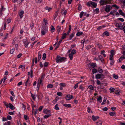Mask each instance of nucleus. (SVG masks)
Masks as SVG:
<instances>
[{
    "mask_svg": "<svg viewBox=\"0 0 125 125\" xmlns=\"http://www.w3.org/2000/svg\"><path fill=\"white\" fill-rule=\"evenodd\" d=\"M66 59V58L65 57H61L60 56L57 55V56L56 59V62L57 63H58L59 62H62L65 61V60Z\"/></svg>",
    "mask_w": 125,
    "mask_h": 125,
    "instance_id": "nucleus-1",
    "label": "nucleus"
},
{
    "mask_svg": "<svg viewBox=\"0 0 125 125\" xmlns=\"http://www.w3.org/2000/svg\"><path fill=\"white\" fill-rule=\"evenodd\" d=\"M47 28L45 26H43L41 29V33L43 35L46 33L48 31Z\"/></svg>",
    "mask_w": 125,
    "mask_h": 125,
    "instance_id": "nucleus-2",
    "label": "nucleus"
},
{
    "mask_svg": "<svg viewBox=\"0 0 125 125\" xmlns=\"http://www.w3.org/2000/svg\"><path fill=\"white\" fill-rule=\"evenodd\" d=\"M112 9V7L110 5H108L106 6L104 10L107 12H108Z\"/></svg>",
    "mask_w": 125,
    "mask_h": 125,
    "instance_id": "nucleus-3",
    "label": "nucleus"
},
{
    "mask_svg": "<svg viewBox=\"0 0 125 125\" xmlns=\"http://www.w3.org/2000/svg\"><path fill=\"white\" fill-rule=\"evenodd\" d=\"M73 97V95L69 94L66 96L65 98L67 100H70Z\"/></svg>",
    "mask_w": 125,
    "mask_h": 125,
    "instance_id": "nucleus-4",
    "label": "nucleus"
},
{
    "mask_svg": "<svg viewBox=\"0 0 125 125\" xmlns=\"http://www.w3.org/2000/svg\"><path fill=\"white\" fill-rule=\"evenodd\" d=\"M115 26L119 28L121 30L122 29V28L123 27L121 26V25H120L119 23H115Z\"/></svg>",
    "mask_w": 125,
    "mask_h": 125,
    "instance_id": "nucleus-5",
    "label": "nucleus"
},
{
    "mask_svg": "<svg viewBox=\"0 0 125 125\" xmlns=\"http://www.w3.org/2000/svg\"><path fill=\"white\" fill-rule=\"evenodd\" d=\"M62 29H61V27L60 26H57L56 28V30L58 32V34H59V33L61 32V31H62Z\"/></svg>",
    "mask_w": 125,
    "mask_h": 125,
    "instance_id": "nucleus-6",
    "label": "nucleus"
},
{
    "mask_svg": "<svg viewBox=\"0 0 125 125\" xmlns=\"http://www.w3.org/2000/svg\"><path fill=\"white\" fill-rule=\"evenodd\" d=\"M96 49L95 48H92V53L94 55H96L97 53V52H96Z\"/></svg>",
    "mask_w": 125,
    "mask_h": 125,
    "instance_id": "nucleus-7",
    "label": "nucleus"
},
{
    "mask_svg": "<svg viewBox=\"0 0 125 125\" xmlns=\"http://www.w3.org/2000/svg\"><path fill=\"white\" fill-rule=\"evenodd\" d=\"M24 13V11L23 10H21L20 11L19 14V16H20V18H22L23 16V14Z\"/></svg>",
    "mask_w": 125,
    "mask_h": 125,
    "instance_id": "nucleus-8",
    "label": "nucleus"
},
{
    "mask_svg": "<svg viewBox=\"0 0 125 125\" xmlns=\"http://www.w3.org/2000/svg\"><path fill=\"white\" fill-rule=\"evenodd\" d=\"M24 45L25 46L26 48H27L28 45L29 43V42H28L27 40H26L23 42Z\"/></svg>",
    "mask_w": 125,
    "mask_h": 125,
    "instance_id": "nucleus-9",
    "label": "nucleus"
},
{
    "mask_svg": "<svg viewBox=\"0 0 125 125\" xmlns=\"http://www.w3.org/2000/svg\"><path fill=\"white\" fill-rule=\"evenodd\" d=\"M99 118V117L98 116H95L94 115H93L92 116L93 120L94 121L96 120Z\"/></svg>",
    "mask_w": 125,
    "mask_h": 125,
    "instance_id": "nucleus-10",
    "label": "nucleus"
},
{
    "mask_svg": "<svg viewBox=\"0 0 125 125\" xmlns=\"http://www.w3.org/2000/svg\"><path fill=\"white\" fill-rule=\"evenodd\" d=\"M103 36H109V33L108 31H105L103 33Z\"/></svg>",
    "mask_w": 125,
    "mask_h": 125,
    "instance_id": "nucleus-11",
    "label": "nucleus"
},
{
    "mask_svg": "<svg viewBox=\"0 0 125 125\" xmlns=\"http://www.w3.org/2000/svg\"><path fill=\"white\" fill-rule=\"evenodd\" d=\"M91 5L94 8H96V7L97 3L95 2L92 1Z\"/></svg>",
    "mask_w": 125,
    "mask_h": 125,
    "instance_id": "nucleus-12",
    "label": "nucleus"
},
{
    "mask_svg": "<svg viewBox=\"0 0 125 125\" xmlns=\"http://www.w3.org/2000/svg\"><path fill=\"white\" fill-rule=\"evenodd\" d=\"M9 105L10 108L12 110H13L15 108L14 106L11 104L9 103Z\"/></svg>",
    "mask_w": 125,
    "mask_h": 125,
    "instance_id": "nucleus-13",
    "label": "nucleus"
},
{
    "mask_svg": "<svg viewBox=\"0 0 125 125\" xmlns=\"http://www.w3.org/2000/svg\"><path fill=\"white\" fill-rule=\"evenodd\" d=\"M63 105L66 107L69 108L71 107V105L70 104H64Z\"/></svg>",
    "mask_w": 125,
    "mask_h": 125,
    "instance_id": "nucleus-14",
    "label": "nucleus"
},
{
    "mask_svg": "<svg viewBox=\"0 0 125 125\" xmlns=\"http://www.w3.org/2000/svg\"><path fill=\"white\" fill-rule=\"evenodd\" d=\"M51 32L53 33L55 30V28L53 25H52L51 27Z\"/></svg>",
    "mask_w": 125,
    "mask_h": 125,
    "instance_id": "nucleus-15",
    "label": "nucleus"
},
{
    "mask_svg": "<svg viewBox=\"0 0 125 125\" xmlns=\"http://www.w3.org/2000/svg\"><path fill=\"white\" fill-rule=\"evenodd\" d=\"M45 75V74H43L40 80H39V81L40 82V83H42V80L44 78Z\"/></svg>",
    "mask_w": 125,
    "mask_h": 125,
    "instance_id": "nucleus-16",
    "label": "nucleus"
},
{
    "mask_svg": "<svg viewBox=\"0 0 125 125\" xmlns=\"http://www.w3.org/2000/svg\"><path fill=\"white\" fill-rule=\"evenodd\" d=\"M109 115L111 116H116V114L115 112H111L109 113Z\"/></svg>",
    "mask_w": 125,
    "mask_h": 125,
    "instance_id": "nucleus-17",
    "label": "nucleus"
},
{
    "mask_svg": "<svg viewBox=\"0 0 125 125\" xmlns=\"http://www.w3.org/2000/svg\"><path fill=\"white\" fill-rule=\"evenodd\" d=\"M83 34V32L82 31H79L76 33V35L77 36H80Z\"/></svg>",
    "mask_w": 125,
    "mask_h": 125,
    "instance_id": "nucleus-18",
    "label": "nucleus"
},
{
    "mask_svg": "<svg viewBox=\"0 0 125 125\" xmlns=\"http://www.w3.org/2000/svg\"><path fill=\"white\" fill-rule=\"evenodd\" d=\"M99 2L101 5L103 6L104 5L105 2L104 0H101Z\"/></svg>",
    "mask_w": 125,
    "mask_h": 125,
    "instance_id": "nucleus-19",
    "label": "nucleus"
},
{
    "mask_svg": "<svg viewBox=\"0 0 125 125\" xmlns=\"http://www.w3.org/2000/svg\"><path fill=\"white\" fill-rule=\"evenodd\" d=\"M62 36L61 38V39H64L66 38L67 35V34L66 33H65L63 34H62Z\"/></svg>",
    "mask_w": 125,
    "mask_h": 125,
    "instance_id": "nucleus-20",
    "label": "nucleus"
},
{
    "mask_svg": "<svg viewBox=\"0 0 125 125\" xmlns=\"http://www.w3.org/2000/svg\"><path fill=\"white\" fill-rule=\"evenodd\" d=\"M96 65V63H92L91 64V66L92 68H94L95 67Z\"/></svg>",
    "mask_w": 125,
    "mask_h": 125,
    "instance_id": "nucleus-21",
    "label": "nucleus"
},
{
    "mask_svg": "<svg viewBox=\"0 0 125 125\" xmlns=\"http://www.w3.org/2000/svg\"><path fill=\"white\" fill-rule=\"evenodd\" d=\"M93 46V45H89L87 46L86 47V48L87 50H89V49L92 48Z\"/></svg>",
    "mask_w": 125,
    "mask_h": 125,
    "instance_id": "nucleus-22",
    "label": "nucleus"
},
{
    "mask_svg": "<svg viewBox=\"0 0 125 125\" xmlns=\"http://www.w3.org/2000/svg\"><path fill=\"white\" fill-rule=\"evenodd\" d=\"M102 97L101 96H100L97 99V101L101 103L102 102Z\"/></svg>",
    "mask_w": 125,
    "mask_h": 125,
    "instance_id": "nucleus-23",
    "label": "nucleus"
},
{
    "mask_svg": "<svg viewBox=\"0 0 125 125\" xmlns=\"http://www.w3.org/2000/svg\"><path fill=\"white\" fill-rule=\"evenodd\" d=\"M88 88L90 89L91 90H94V86L92 85H89L88 86Z\"/></svg>",
    "mask_w": 125,
    "mask_h": 125,
    "instance_id": "nucleus-24",
    "label": "nucleus"
},
{
    "mask_svg": "<svg viewBox=\"0 0 125 125\" xmlns=\"http://www.w3.org/2000/svg\"><path fill=\"white\" fill-rule=\"evenodd\" d=\"M45 9L46 10H47L48 12L52 10L51 8L48 6L46 7H45Z\"/></svg>",
    "mask_w": 125,
    "mask_h": 125,
    "instance_id": "nucleus-25",
    "label": "nucleus"
},
{
    "mask_svg": "<svg viewBox=\"0 0 125 125\" xmlns=\"http://www.w3.org/2000/svg\"><path fill=\"white\" fill-rule=\"evenodd\" d=\"M95 77L97 79H100L101 78L100 74H98L95 76Z\"/></svg>",
    "mask_w": 125,
    "mask_h": 125,
    "instance_id": "nucleus-26",
    "label": "nucleus"
},
{
    "mask_svg": "<svg viewBox=\"0 0 125 125\" xmlns=\"http://www.w3.org/2000/svg\"><path fill=\"white\" fill-rule=\"evenodd\" d=\"M53 87V85L51 84H48L47 86V88H52Z\"/></svg>",
    "mask_w": 125,
    "mask_h": 125,
    "instance_id": "nucleus-27",
    "label": "nucleus"
},
{
    "mask_svg": "<svg viewBox=\"0 0 125 125\" xmlns=\"http://www.w3.org/2000/svg\"><path fill=\"white\" fill-rule=\"evenodd\" d=\"M58 105L57 104H56L54 106V109L56 110H59V108L58 107Z\"/></svg>",
    "mask_w": 125,
    "mask_h": 125,
    "instance_id": "nucleus-28",
    "label": "nucleus"
},
{
    "mask_svg": "<svg viewBox=\"0 0 125 125\" xmlns=\"http://www.w3.org/2000/svg\"><path fill=\"white\" fill-rule=\"evenodd\" d=\"M98 71L99 72V73H102L103 72L102 69L100 68V67L98 68Z\"/></svg>",
    "mask_w": 125,
    "mask_h": 125,
    "instance_id": "nucleus-29",
    "label": "nucleus"
},
{
    "mask_svg": "<svg viewBox=\"0 0 125 125\" xmlns=\"http://www.w3.org/2000/svg\"><path fill=\"white\" fill-rule=\"evenodd\" d=\"M106 100V99L105 97H104V100L103 101V102L101 103V105H103L105 103V101Z\"/></svg>",
    "mask_w": 125,
    "mask_h": 125,
    "instance_id": "nucleus-30",
    "label": "nucleus"
},
{
    "mask_svg": "<svg viewBox=\"0 0 125 125\" xmlns=\"http://www.w3.org/2000/svg\"><path fill=\"white\" fill-rule=\"evenodd\" d=\"M79 89L83 90L85 88L82 85H81L79 86Z\"/></svg>",
    "mask_w": 125,
    "mask_h": 125,
    "instance_id": "nucleus-31",
    "label": "nucleus"
},
{
    "mask_svg": "<svg viewBox=\"0 0 125 125\" xmlns=\"http://www.w3.org/2000/svg\"><path fill=\"white\" fill-rule=\"evenodd\" d=\"M43 23H45V26H46L47 24H48V21L47 20H45V19H44L43 21Z\"/></svg>",
    "mask_w": 125,
    "mask_h": 125,
    "instance_id": "nucleus-32",
    "label": "nucleus"
},
{
    "mask_svg": "<svg viewBox=\"0 0 125 125\" xmlns=\"http://www.w3.org/2000/svg\"><path fill=\"white\" fill-rule=\"evenodd\" d=\"M69 56L70 58V59L72 60L73 58V54L71 53H70L69 54Z\"/></svg>",
    "mask_w": 125,
    "mask_h": 125,
    "instance_id": "nucleus-33",
    "label": "nucleus"
},
{
    "mask_svg": "<svg viewBox=\"0 0 125 125\" xmlns=\"http://www.w3.org/2000/svg\"><path fill=\"white\" fill-rule=\"evenodd\" d=\"M51 116V115L50 114H49L48 115H45L44 116V118H48L50 116Z\"/></svg>",
    "mask_w": 125,
    "mask_h": 125,
    "instance_id": "nucleus-34",
    "label": "nucleus"
},
{
    "mask_svg": "<svg viewBox=\"0 0 125 125\" xmlns=\"http://www.w3.org/2000/svg\"><path fill=\"white\" fill-rule=\"evenodd\" d=\"M92 71V72L94 73H96L97 72V70L95 68L93 69Z\"/></svg>",
    "mask_w": 125,
    "mask_h": 125,
    "instance_id": "nucleus-35",
    "label": "nucleus"
},
{
    "mask_svg": "<svg viewBox=\"0 0 125 125\" xmlns=\"http://www.w3.org/2000/svg\"><path fill=\"white\" fill-rule=\"evenodd\" d=\"M34 24L33 23V22H31L30 24V27H31V29H32L33 28L34 26Z\"/></svg>",
    "mask_w": 125,
    "mask_h": 125,
    "instance_id": "nucleus-36",
    "label": "nucleus"
},
{
    "mask_svg": "<svg viewBox=\"0 0 125 125\" xmlns=\"http://www.w3.org/2000/svg\"><path fill=\"white\" fill-rule=\"evenodd\" d=\"M105 27V26L104 25L100 26L97 28V30H99L100 29L102 28H104V27Z\"/></svg>",
    "mask_w": 125,
    "mask_h": 125,
    "instance_id": "nucleus-37",
    "label": "nucleus"
},
{
    "mask_svg": "<svg viewBox=\"0 0 125 125\" xmlns=\"http://www.w3.org/2000/svg\"><path fill=\"white\" fill-rule=\"evenodd\" d=\"M74 34H71L70 35V36L68 40H71L72 39V38L74 36Z\"/></svg>",
    "mask_w": 125,
    "mask_h": 125,
    "instance_id": "nucleus-38",
    "label": "nucleus"
},
{
    "mask_svg": "<svg viewBox=\"0 0 125 125\" xmlns=\"http://www.w3.org/2000/svg\"><path fill=\"white\" fill-rule=\"evenodd\" d=\"M49 63L47 62H45L44 64V67H47Z\"/></svg>",
    "mask_w": 125,
    "mask_h": 125,
    "instance_id": "nucleus-39",
    "label": "nucleus"
},
{
    "mask_svg": "<svg viewBox=\"0 0 125 125\" xmlns=\"http://www.w3.org/2000/svg\"><path fill=\"white\" fill-rule=\"evenodd\" d=\"M46 57V54L45 53L43 54L42 59L43 60H45Z\"/></svg>",
    "mask_w": 125,
    "mask_h": 125,
    "instance_id": "nucleus-40",
    "label": "nucleus"
},
{
    "mask_svg": "<svg viewBox=\"0 0 125 125\" xmlns=\"http://www.w3.org/2000/svg\"><path fill=\"white\" fill-rule=\"evenodd\" d=\"M60 85L62 87H65L66 86L65 84L64 83H61L60 84Z\"/></svg>",
    "mask_w": 125,
    "mask_h": 125,
    "instance_id": "nucleus-41",
    "label": "nucleus"
},
{
    "mask_svg": "<svg viewBox=\"0 0 125 125\" xmlns=\"http://www.w3.org/2000/svg\"><path fill=\"white\" fill-rule=\"evenodd\" d=\"M41 83H40V82L39 81V79L38 81L37 82V87L38 88H39L40 86V84H41Z\"/></svg>",
    "mask_w": 125,
    "mask_h": 125,
    "instance_id": "nucleus-42",
    "label": "nucleus"
},
{
    "mask_svg": "<svg viewBox=\"0 0 125 125\" xmlns=\"http://www.w3.org/2000/svg\"><path fill=\"white\" fill-rule=\"evenodd\" d=\"M110 90L111 92V93L113 92H114L115 89L114 88H110Z\"/></svg>",
    "mask_w": 125,
    "mask_h": 125,
    "instance_id": "nucleus-43",
    "label": "nucleus"
},
{
    "mask_svg": "<svg viewBox=\"0 0 125 125\" xmlns=\"http://www.w3.org/2000/svg\"><path fill=\"white\" fill-rule=\"evenodd\" d=\"M118 11L120 15H123V14L124 13L123 12L122 10H119Z\"/></svg>",
    "mask_w": 125,
    "mask_h": 125,
    "instance_id": "nucleus-44",
    "label": "nucleus"
},
{
    "mask_svg": "<svg viewBox=\"0 0 125 125\" xmlns=\"http://www.w3.org/2000/svg\"><path fill=\"white\" fill-rule=\"evenodd\" d=\"M38 58L39 61L40 59L41 58V54L40 53V52H39L38 54Z\"/></svg>",
    "mask_w": 125,
    "mask_h": 125,
    "instance_id": "nucleus-45",
    "label": "nucleus"
},
{
    "mask_svg": "<svg viewBox=\"0 0 125 125\" xmlns=\"http://www.w3.org/2000/svg\"><path fill=\"white\" fill-rule=\"evenodd\" d=\"M10 125V121H8L7 122L5 123L4 124V125Z\"/></svg>",
    "mask_w": 125,
    "mask_h": 125,
    "instance_id": "nucleus-46",
    "label": "nucleus"
},
{
    "mask_svg": "<svg viewBox=\"0 0 125 125\" xmlns=\"http://www.w3.org/2000/svg\"><path fill=\"white\" fill-rule=\"evenodd\" d=\"M76 51L75 50L73 49L71 53L73 54H75L76 53Z\"/></svg>",
    "mask_w": 125,
    "mask_h": 125,
    "instance_id": "nucleus-47",
    "label": "nucleus"
},
{
    "mask_svg": "<svg viewBox=\"0 0 125 125\" xmlns=\"http://www.w3.org/2000/svg\"><path fill=\"white\" fill-rule=\"evenodd\" d=\"M114 51L113 50H112L110 52L111 54H110V56H113L114 54Z\"/></svg>",
    "mask_w": 125,
    "mask_h": 125,
    "instance_id": "nucleus-48",
    "label": "nucleus"
},
{
    "mask_svg": "<svg viewBox=\"0 0 125 125\" xmlns=\"http://www.w3.org/2000/svg\"><path fill=\"white\" fill-rule=\"evenodd\" d=\"M113 76L114 78L115 79H117L118 78V76L117 75H116L115 74H114Z\"/></svg>",
    "mask_w": 125,
    "mask_h": 125,
    "instance_id": "nucleus-49",
    "label": "nucleus"
},
{
    "mask_svg": "<svg viewBox=\"0 0 125 125\" xmlns=\"http://www.w3.org/2000/svg\"><path fill=\"white\" fill-rule=\"evenodd\" d=\"M62 93L61 92H58L57 93V94L59 96H61Z\"/></svg>",
    "mask_w": 125,
    "mask_h": 125,
    "instance_id": "nucleus-50",
    "label": "nucleus"
},
{
    "mask_svg": "<svg viewBox=\"0 0 125 125\" xmlns=\"http://www.w3.org/2000/svg\"><path fill=\"white\" fill-rule=\"evenodd\" d=\"M116 10H113L112 11H111L110 13V14H112L115 13L116 11Z\"/></svg>",
    "mask_w": 125,
    "mask_h": 125,
    "instance_id": "nucleus-51",
    "label": "nucleus"
},
{
    "mask_svg": "<svg viewBox=\"0 0 125 125\" xmlns=\"http://www.w3.org/2000/svg\"><path fill=\"white\" fill-rule=\"evenodd\" d=\"M92 1H89V2L87 3V6H91V2Z\"/></svg>",
    "mask_w": 125,
    "mask_h": 125,
    "instance_id": "nucleus-52",
    "label": "nucleus"
},
{
    "mask_svg": "<svg viewBox=\"0 0 125 125\" xmlns=\"http://www.w3.org/2000/svg\"><path fill=\"white\" fill-rule=\"evenodd\" d=\"M84 13V12L83 11H82L81 12L80 14V18H82V17Z\"/></svg>",
    "mask_w": 125,
    "mask_h": 125,
    "instance_id": "nucleus-53",
    "label": "nucleus"
},
{
    "mask_svg": "<svg viewBox=\"0 0 125 125\" xmlns=\"http://www.w3.org/2000/svg\"><path fill=\"white\" fill-rule=\"evenodd\" d=\"M97 125H102V122L101 121H99L96 122Z\"/></svg>",
    "mask_w": 125,
    "mask_h": 125,
    "instance_id": "nucleus-54",
    "label": "nucleus"
},
{
    "mask_svg": "<svg viewBox=\"0 0 125 125\" xmlns=\"http://www.w3.org/2000/svg\"><path fill=\"white\" fill-rule=\"evenodd\" d=\"M78 83H77L75 84L73 87V89L74 90L76 89L77 88L78 86Z\"/></svg>",
    "mask_w": 125,
    "mask_h": 125,
    "instance_id": "nucleus-55",
    "label": "nucleus"
},
{
    "mask_svg": "<svg viewBox=\"0 0 125 125\" xmlns=\"http://www.w3.org/2000/svg\"><path fill=\"white\" fill-rule=\"evenodd\" d=\"M57 97L54 100H53V103H54L55 104L57 101L58 100V99H57Z\"/></svg>",
    "mask_w": 125,
    "mask_h": 125,
    "instance_id": "nucleus-56",
    "label": "nucleus"
},
{
    "mask_svg": "<svg viewBox=\"0 0 125 125\" xmlns=\"http://www.w3.org/2000/svg\"><path fill=\"white\" fill-rule=\"evenodd\" d=\"M100 74V77H101V80H102L104 78V75L103 74Z\"/></svg>",
    "mask_w": 125,
    "mask_h": 125,
    "instance_id": "nucleus-57",
    "label": "nucleus"
},
{
    "mask_svg": "<svg viewBox=\"0 0 125 125\" xmlns=\"http://www.w3.org/2000/svg\"><path fill=\"white\" fill-rule=\"evenodd\" d=\"M31 95L32 98L33 100H34L36 98V97H34V95L32 93H31Z\"/></svg>",
    "mask_w": 125,
    "mask_h": 125,
    "instance_id": "nucleus-58",
    "label": "nucleus"
},
{
    "mask_svg": "<svg viewBox=\"0 0 125 125\" xmlns=\"http://www.w3.org/2000/svg\"><path fill=\"white\" fill-rule=\"evenodd\" d=\"M7 120H11L12 119L10 115H8L7 116Z\"/></svg>",
    "mask_w": 125,
    "mask_h": 125,
    "instance_id": "nucleus-59",
    "label": "nucleus"
},
{
    "mask_svg": "<svg viewBox=\"0 0 125 125\" xmlns=\"http://www.w3.org/2000/svg\"><path fill=\"white\" fill-rule=\"evenodd\" d=\"M2 120L3 121H6L7 120V118H6L5 117H3L2 118Z\"/></svg>",
    "mask_w": 125,
    "mask_h": 125,
    "instance_id": "nucleus-60",
    "label": "nucleus"
},
{
    "mask_svg": "<svg viewBox=\"0 0 125 125\" xmlns=\"http://www.w3.org/2000/svg\"><path fill=\"white\" fill-rule=\"evenodd\" d=\"M21 68H22V69H24L25 68V66H23L22 65H21L19 66V69H20Z\"/></svg>",
    "mask_w": 125,
    "mask_h": 125,
    "instance_id": "nucleus-61",
    "label": "nucleus"
},
{
    "mask_svg": "<svg viewBox=\"0 0 125 125\" xmlns=\"http://www.w3.org/2000/svg\"><path fill=\"white\" fill-rule=\"evenodd\" d=\"M42 0H36V2L37 3H41L42 2Z\"/></svg>",
    "mask_w": 125,
    "mask_h": 125,
    "instance_id": "nucleus-62",
    "label": "nucleus"
},
{
    "mask_svg": "<svg viewBox=\"0 0 125 125\" xmlns=\"http://www.w3.org/2000/svg\"><path fill=\"white\" fill-rule=\"evenodd\" d=\"M125 59V57L123 55L121 56L120 58V59H121V60H123V59Z\"/></svg>",
    "mask_w": 125,
    "mask_h": 125,
    "instance_id": "nucleus-63",
    "label": "nucleus"
},
{
    "mask_svg": "<svg viewBox=\"0 0 125 125\" xmlns=\"http://www.w3.org/2000/svg\"><path fill=\"white\" fill-rule=\"evenodd\" d=\"M14 51V49H12L10 50V53L11 54H12Z\"/></svg>",
    "mask_w": 125,
    "mask_h": 125,
    "instance_id": "nucleus-64",
    "label": "nucleus"
}]
</instances>
